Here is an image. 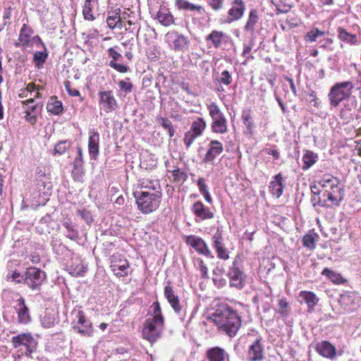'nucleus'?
Returning <instances> with one entry per match:
<instances>
[{
  "label": "nucleus",
  "instance_id": "nucleus-1",
  "mask_svg": "<svg viewBox=\"0 0 361 361\" xmlns=\"http://www.w3.org/2000/svg\"><path fill=\"white\" fill-rule=\"evenodd\" d=\"M211 319L220 331L229 337L235 336L241 326V319L238 314L227 306L216 309L212 314Z\"/></svg>",
  "mask_w": 361,
  "mask_h": 361
},
{
  "label": "nucleus",
  "instance_id": "nucleus-2",
  "mask_svg": "<svg viewBox=\"0 0 361 361\" xmlns=\"http://www.w3.org/2000/svg\"><path fill=\"white\" fill-rule=\"evenodd\" d=\"M323 188L322 196L326 198L330 207H338L343 200L345 192L340 180L331 175H324L318 182Z\"/></svg>",
  "mask_w": 361,
  "mask_h": 361
},
{
  "label": "nucleus",
  "instance_id": "nucleus-3",
  "mask_svg": "<svg viewBox=\"0 0 361 361\" xmlns=\"http://www.w3.org/2000/svg\"><path fill=\"white\" fill-rule=\"evenodd\" d=\"M134 196L138 209L144 214L155 211L161 202V193L159 191L150 193L149 192H135Z\"/></svg>",
  "mask_w": 361,
  "mask_h": 361
},
{
  "label": "nucleus",
  "instance_id": "nucleus-4",
  "mask_svg": "<svg viewBox=\"0 0 361 361\" xmlns=\"http://www.w3.org/2000/svg\"><path fill=\"white\" fill-rule=\"evenodd\" d=\"M164 293L169 303L182 321L190 322L193 317V311L188 310L186 303L180 302L178 295L170 285L165 286Z\"/></svg>",
  "mask_w": 361,
  "mask_h": 361
},
{
  "label": "nucleus",
  "instance_id": "nucleus-5",
  "mask_svg": "<svg viewBox=\"0 0 361 361\" xmlns=\"http://www.w3.org/2000/svg\"><path fill=\"white\" fill-rule=\"evenodd\" d=\"M354 85L350 81H345L334 84L328 94L331 106L336 107L345 99H348L352 94Z\"/></svg>",
  "mask_w": 361,
  "mask_h": 361
},
{
  "label": "nucleus",
  "instance_id": "nucleus-6",
  "mask_svg": "<svg viewBox=\"0 0 361 361\" xmlns=\"http://www.w3.org/2000/svg\"><path fill=\"white\" fill-rule=\"evenodd\" d=\"M231 287L242 289L245 285L246 275L243 271L242 260L235 256L226 274Z\"/></svg>",
  "mask_w": 361,
  "mask_h": 361
},
{
  "label": "nucleus",
  "instance_id": "nucleus-7",
  "mask_svg": "<svg viewBox=\"0 0 361 361\" xmlns=\"http://www.w3.org/2000/svg\"><path fill=\"white\" fill-rule=\"evenodd\" d=\"M45 279V272L35 267H30L24 272L23 282L32 290H39Z\"/></svg>",
  "mask_w": 361,
  "mask_h": 361
},
{
  "label": "nucleus",
  "instance_id": "nucleus-8",
  "mask_svg": "<svg viewBox=\"0 0 361 361\" xmlns=\"http://www.w3.org/2000/svg\"><path fill=\"white\" fill-rule=\"evenodd\" d=\"M208 109L212 119V131L221 134L226 133L228 131L227 121L217 104L212 103L208 106Z\"/></svg>",
  "mask_w": 361,
  "mask_h": 361
},
{
  "label": "nucleus",
  "instance_id": "nucleus-9",
  "mask_svg": "<svg viewBox=\"0 0 361 361\" xmlns=\"http://www.w3.org/2000/svg\"><path fill=\"white\" fill-rule=\"evenodd\" d=\"M11 343L15 348L21 345L24 346L25 348V355L28 357H31L37 346V342L30 334H20L13 336Z\"/></svg>",
  "mask_w": 361,
  "mask_h": 361
},
{
  "label": "nucleus",
  "instance_id": "nucleus-10",
  "mask_svg": "<svg viewBox=\"0 0 361 361\" xmlns=\"http://www.w3.org/2000/svg\"><path fill=\"white\" fill-rule=\"evenodd\" d=\"M110 268L116 276H126L128 275L129 262L123 255L116 253L111 257Z\"/></svg>",
  "mask_w": 361,
  "mask_h": 361
},
{
  "label": "nucleus",
  "instance_id": "nucleus-11",
  "mask_svg": "<svg viewBox=\"0 0 361 361\" xmlns=\"http://www.w3.org/2000/svg\"><path fill=\"white\" fill-rule=\"evenodd\" d=\"M164 324H159L147 319L144 325L142 335L144 338L150 343L155 342L161 336Z\"/></svg>",
  "mask_w": 361,
  "mask_h": 361
},
{
  "label": "nucleus",
  "instance_id": "nucleus-12",
  "mask_svg": "<svg viewBox=\"0 0 361 361\" xmlns=\"http://www.w3.org/2000/svg\"><path fill=\"white\" fill-rule=\"evenodd\" d=\"M99 105L106 113L115 111L118 108V103L111 90L102 91L98 93Z\"/></svg>",
  "mask_w": 361,
  "mask_h": 361
},
{
  "label": "nucleus",
  "instance_id": "nucleus-13",
  "mask_svg": "<svg viewBox=\"0 0 361 361\" xmlns=\"http://www.w3.org/2000/svg\"><path fill=\"white\" fill-rule=\"evenodd\" d=\"M186 243L190 245L195 250L203 255L210 258H214L211 250L209 249L206 243L201 238L195 235L188 236Z\"/></svg>",
  "mask_w": 361,
  "mask_h": 361
},
{
  "label": "nucleus",
  "instance_id": "nucleus-14",
  "mask_svg": "<svg viewBox=\"0 0 361 361\" xmlns=\"http://www.w3.org/2000/svg\"><path fill=\"white\" fill-rule=\"evenodd\" d=\"M231 6L228 11V23L240 20L245 11V4L243 0H231Z\"/></svg>",
  "mask_w": 361,
  "mask_h": 361
},
{
  "label": "nucleus",
  "instance_id": "nucleus-15",
  "mask_svg": "<svg viewBox=\"0 0 361 361\" xmlns=\"http://www.w3.org/2000/svg\"><path fill=\"white\" fill-rule=\"evenodd\" d=\"M224 150L223 144L218 140H212L209 144L208 150L203 158L204 163H213L216 157L220 155Z\"/></svg>",
  "mask_w": 361,
  "mask_h": 361
},
{
  "label": "nucleus",
  "instance_id": "nucleus-16",
  "mask_svg": "<svg viewBox=\"0 0 361 361\" xmlns=\"http://www.w3.org/2000/svg\"><path fill=\"white\" fill-rule=\"evenodd\" d=\"M212 240V245L216 250L218 257L224 260L228 259L229 254L227 249L224 247V239L220 231H217L214 234Z\"/></svg>",
  "mask_w": 361,
  "mask_h": 361
},
{
  "label": "nucleus",
  "instance_id": "nucleus-17",
  "mask_svg": "<svg viewBox=\"0 0 361 361\" xmlns=\"http://www.w3.org/2000/svg\"><path fill=\"white\" fill-rule=\"evenodd\" d=\"M168 39H172L173 49L175 51H184L188 49L189 40L184 35L178 32H169L166 35Z\"/></svg>",
  "mask_w": 361,
  "mask_h": 361
},
{
  "label": "nucleus",
  "instance_id": "nucleus-18",
  "mask_svg": "<svg viewBox=\"0 0 361 361\" xmlns=\"http://www.w3.org/2000/svg\"><path fill=\"white\" fill-rule=\"evenodd\" d=\"M15 310L18 314V323L26 324L31 321L29 309L25 305L23 298L21 297L17 300V305L15 307Z\"/></svg>",
  "mask_w": 361,
  "mask_h": 361
},
{
  "label": "nucleus",
  "instance_id": "nucleus-19",
  "mask_svg": "<svg viewBox=\"0 0 361 361\" xmlns=\"http://www.w3.org/2000/svg\"><path fill=\"white\" fill-rule=\"evenodd\" d=\"M264 359V348L259 339L252 343L248 349L247 361H262Z\"/></svg>",
  "mask_w": 361,
  "mask_h": 361
},
{
  "label": "nucleus",
  "instance_id": "nucleus-20",
  "mask_svg": "<svg viewBox=\"0 0 361 361\" xmlns=\"http://www.w3.org/2000/svg\"><path fill=\"white\" fill-rule=\"evenodd\" d=\"M99 135L94 130L89 131L88 150L90 159H96L99 154Z\"/></svg>",
  "mask_w": 361,
  "mask_h": 361
},
{
  "label": "nucleus",
  "instance_id": "nucleus-21",
  "mask_svg": "<svg viewBox=\"0 0 361 361\" xmlns=\"http://www.w3.org/2000/svg\"><path fill=\"white\" fill-rule=\"evenodd\" d=\"M78 323L82 325V327L74 326L73 329L82 335L90 336L92 334V324L87 321L82 311L78 313Z\"/></svg>",
  "mask_w": 361,
  "mask_h": 361
},
{
  "label": "nucleus",
  "instance_id": "nucleus-22",
  "mask_svg": "<svg viewBox=\"0 0 361 361\" xmlns=\"http://www.w3.org/2000/svg\"><path fill=\"white\" fill-rule=\"evenodd\" d=\"M316 351L322 357L334 359L336 355V348L329 341L319 342L316 345Z\"/></svg>",
  "mask_w": 361,
  "mask_h": 361
},
{
  "label": "nucleus",
  "instance_id": "nucleus-23",
  "mask_svg": "<svg viewBox=\"0 0 361 361\" xmlns=\"http://www.w3.org/2000/svg\"><path fill=\"white\" fill-rule=\"evenodd\" d=\"M192 211L195 216L200 220L211 219L214 216V213L200 201H197L193 204Z\"/></svg>",
  "mask_w": 361,
  "mask_h": 361
},
{
  "label": "nucleus",
  "instance_id": "nucleus-24",
  "mask_svg": "<svg viewBox=\"0 0 361 361\" xmlns=\"http://www.w3.org/2000/svg\"><path fill=\"white\" fill-rule=\"evenodd\" d=\"M274 180L270 182L269 190L270 192L279 198L281 196L284 189L283 181L284 179L281 173H278L274 176Z\"/></svg>",
  "mask_w": 361,
  "mask_h": 361
},
{
  "label": "nucleus",
  "instance_id": "nucleus-25",
  "mask_svg": "<svg viewBox=\"0 0 361 361\" xmlns=\"http://www.w3.org/2000/svg\"><path fill=\"white\" fill-rule=\"evenodd\" d=\"M299 298L301 299L300 301L301 303L305 302L307 305L309 312L313 311L319 301L317 296L312 291H300L299 293Z\"/></svg>",
  "mask_w": 361,
  "mask_h": 361
},
{
  "label": "nucleus",
  "instance_id": "nucleus-26",
  "mask_svg": "<svg viewBox=\"0 0 361 361\" xmlns=\"http://www.w3.org/2000/svg\"><path fill=\"white\" fill-rule=\"evenodd\" d=\"M107 25L110 29H114L116 27L121 28L123 23L121 17V9L116 8L109 11L106 18Z\"/></svg>",
  "mask_w": 361,
  "mask_h": 361
},
{
  "label": "nucleus",
  "instance_id": "nucleus-27",
  "mask_svg": "<svg viewBox=\"0 0 361 361\" xmlns=\"http://www.w3.org/2000/svg\"><path fill=\"white\" fill-rule=\"evenodd\" d=\"M206 355L209 361H225L228 359V355L225 350L217 346L208 349Z\"/></svg>",
  "mask_w": 361,
  "mask_h": 361
},
{
  "label": "nucleus",
  "instance_id": "nucleus-28",
  "mask_svg": "<svg viewBox=\"0 0 361 361\" xmlns=\"http://www.w3.org/2000/svg\"><path fill=\"white\" fill-rule=\"evenodd\" d=\"M156 18L164 26H169L174 23V18L169 10L165 7H160Z\"/></svg>",
  "mask_w": 361,
  "mask_h": 361
},
{
  "label": "nucleus",
  "instance_id": "nucleus-29",
  "mask_svg": "<svg viewBox=\"0 0 361 361\" xmlns=\"http://www.w3.org/2000/svg\"><path fill=\"white\" fill-rule=\"evenodd\" d=\"M259 21L258 12L256 9H252L248 15L247 20L244 27L246 32H250L252 34L255 32V27Z\"/></svg>",
  "mask_w": 361,
  "mask_h": 361
},
{
  "label": "nucleus",
  "instance_id": "nucleus-30",
  "mask_svg": "<svg viewBox=\"0 0 361 361\" xmlns=\"http://www.w3.org/2000/svg\"><path fill=\"white\" fill-rule=\"evenodd\" d=\"M176 5L179 10L196 11L200 14L204 12V8L202 6L193 4L186 0H176Z\"/></svg>",
  "mask_w": 361,
  "mask_h": 361
},
{
  "label": "nucleus",
  "instance_id": "nucleus-31",
  "mask_svg": "<svg viewBox=\"0 0 361 361\" xmlns=\"http://www.w3.org/2000/svg\"><path fill=\"white\" fill-rule=\"evenodd\" d=\"M241 118L246 127L247 132L250 135L252 134L255 125L252 119L251 111L250 109L243 111Z\"/></svg>",
  "mask_w": 361,
  "mask_h": 361
},
{
  "label": "nucleus",
  "instance_id": "nucleus-32",
  "mask_svg": "<svg viewBox=\"0 0 361 361\" xmlns=\"http://www.w3.org/2000/svg\"><path fill=\"white\" fill-rule=\"evenodd\" d=\"M71 173L73 179L75 181L82 183L85 174L83 170V164H80L78 161H74Z\"/></svg>",
  "mask_w": 361,
  "mask_h": 361
},
{
  "label": "nucleus",
  "instance_id": "nucleus-33",
  "mask_svg": "<svg viewBox=\"0 0 361 361\" xmlns=\"http://www.w3.org/2000/svg\"><path fill=\"white\" fill-rule=\"evenodd\" d=\"M47 109L54 115H59L63 111V105L56 98L51 97L47 104Z\"/></svg>",
  "mask_w": 361,
  "mask_h": 361
},
{
  "label": "nucleus",
  "instance_id": "nucleus-34",
  "mask_svg": "<svg viewBox=\"0 0 361 361\" xmlns=\"http://www.w3.org/2000/svg\"><path fill=\"white\" fill-rule=\"evenodd\" d=\"M63 226L66 229V236L72 240H77L79 239V233L71 221H65L63 223Z\"/></svg>",
  "mask_w": 361,
  "mask_h": 361
},
{
  "label": "nucleus",
  "instance_id": "nucleus-35",
  "mask_svg": "<svg viewBox=\"0 0 361 361\" xmlns=\"http://www.w3.org/2000/svg\"><path fill=\"white\" fill-rule=\"evenodd\" d=\"M225 34L221 31L214 30L206 38L207 41H211L215 48H218L222 43V39Z\"/></svg>",
  "mask_w": 361,
  "mask_h": 361
},
{
  "label": "nucleus",
  "instance_id": "nucleus-36",
  "mask_svg": "<svg viewBox=\"0 0 361 361\" xmlns=\"http://www.w3.org/2000/svg\"><path fill=\"white\" fill-rule=\"evenodd\" d=\"M322 274L323 276H326L329 279H330L332 282L336 284H341L344 282L341 275L334 271L329 269V268H325Z\"/></svg>",
  "mask_w": 361,
  "mask_h": 361
},
{
  "label": "nucleus",
  "instance_id": "nucleus-37",
  "mask_svg": "<svg viewBox=\"0 0 361 361\" xmlns=\"http://www.w3.org/2000/svg\"><path fill=\"white\" fill-rule=\"evenodd\" d=\"M317 155L311 151H306L302 157L304 165L302 169L306 170L311 167L317 160Z\"/></svg>",
  "mask_w": 361,
  "mask_h": 361
},
{
  "label": "nucleus",
  "instance_id": "nucleus-38",
  "mask_svg": "<svg viewBox=\"0 0 361 361\" xmlns=\"http://www.w3.org/2000/svg\"><path fill=\"white\" fill-rule=\"evenodd\" d=\"M68 270L69 274L73 276H82L87 271V267L82 263L73 264Z\"/></svg>",
  "mask_w": 361,
  "mask_h": 361
},
{
  "label": "nucleus",
  "instance_id": "nucleus-39",
  "mask_svg": "<svg viewBox=\"0 0 361 361\" xmlns=\"http://www.w3.org/2000/svg\"><path fill=\"white\" fill-rule=\"evenodd\" d=\"M206 128V123L202 118H198L194 121L191 125L190 131L195 133L196 135L200 136Z\"/></svg>",
  "mask_w": 361,
  "mask_h": 361
},
{
  "label": "nucleus",
  "instance_id": "nucleus-40",
  "mask_svg": "<svg viewBox=\"0 0 361 361\" xmlns=\"http://www.w3.org/2000/svg\"><path fill=\"white\" fill-rule=\"evenodd\" d=\"M338 38L350 44H355L357 42V37L355 35L348 32L345 29L338 27Z\"/></svg>",
  "mask_w": 361,
  "mask_h": 361
},
{
  "label": "nucleus",
  "instance_id": "nucleus-41",
  "mask_svg": "<svg viewBox=\"0 0 361 361\" xmlns=\"http://www.w3.org/2000/svg\"><path fill=\"white\" fill-rule=\"evenodd\" d=\"M153 318L150 319L159 324H164V317L161 314V310L159 302L156 301L152 304Z\"/></svg>",
  "mask_w": 361,
  "mask_h": 361
},
{
  "label": "nucleus",
  "instance_id": "nucleus-42",
  "mask_svg": "<svg viewBox=\"0 0 361 361\" xmlns=\"http://www.w3.org/2000/svg\"><path fill=\"white\" fill-rule=\"evenodd\" d=\"M32 33V30L26 24H23L21 27L18 40L23 43V45L27 44L29 42V37Z\"/></svg>",
  "mask_w": 361,
  "mask_h": 361
},
{
  "label": "nucleus",
  "instance_id": "nucleus-43",
  "mask_svg": "<svg viewBox=\"0 0 361 361\" xmlns=\"http://www.w3.org/2000/svg\"><path fill=\"white\" fill-rule=\"evenodd\" d=\"M140 185L142 188H148L153 190L160 189V184L157 180L142 179L140 180Z\"/></svg>",
  "mask_w": 361,
  "mask_h": 361
},
{
  "label": "nucleus",
  "instance_id": "nucleus-44",
  "mask_svg": "<svg viewBox=\"0 0 361 361\" xmlns=\"http://www.w3.org/2000/svg\"><path fill=\"white\" fill-rule=\"evenodd\" d=\"M325 35V32L319 30L317 28H314L307 32L305 36V40L308 42H315L318 37H322Z\"/></svg>",
  "mask_w": 361,
  "mask_h": 361
},
{
  "label": "nucleus",
  "instance_id": "nucleus-45",
  "mask_svg": "<svg viewBox=\"0 0 361 361\" xmlns=\"http://www.w3.org/2000/svg\"><path fill=\"white\" fill-rule=\"evenodd\" d=\"M311 202L313 205V207L316 206H322L324 207H330L329 205V203L326 200V198L322 196V194L321 195H312L311 197Z\"/></svg>",
  "mask_w": 361,
  "mask_h": 361
},
{
  "label": "nucleus",
  "instance_id": "nucleus-46",
  "mask_svg": "<svg viewBox=\"0 0 361 361\" xmlns=\"http://www.w3.org/2000/svg\"><path fill=\"white\" fill-rule=\"evenodd\" d=\"M118 86L120 90L127 94L131 92L133 90V84L130 82V78H127L126 80H120L118 82Z\"/></svg>",
  "mask_w": 361,
  "mask_h": 361
},
{
  "label": "nucleus",
  "instance_id": "nucleus-47",
  "mask_svg": "<svg viewBox=\"0 0 361 361\" xmlns=\"http://www.w3.org/2000/svg\"><path fill=\"white\" fill-rule=\"evenodd\" d=\"M47 54L43 51H36L34 54L33 60L35 66L39 68L46 61Z\"/></svg>",
  "mask_w": 361,
  "mask_h": 361
},
{
  "label": "nucleus",
  "instance_id": "nucleus-48",
  "mask_svg": "<svg viewBox=\"0 0 361 361\" xmlns=\"http://www.w3.org/2000/svg\"><path fill=\"white\" fill-rule=\"evenodd\" d=\"M71 147V142L68 140L61 141L55 145V152L63 154Z\"/></svg>",
  "mask_w": 361,
  "mask_h": 361
},
{
  "label": "nucleus",
  "instance_id": "nucleus-49",
  "mask_svg": "<svg viewBox=\"0 0 361 361\" xmlns=\"http://www.w3.org/2000/svg\"><path fill=\"white\" fill-rule=\"evenodd\" d=\"M159 121V123L161 125V126L168 130L169 137H172L174 135V130L171 121L166 118H161Z\"/></svg>",
  "mask_w": 361,
  "mask_h": 361
},
{
  "label": "nucleus",
  "instance_id": "nucleus-50",
  "mask_svg": "<svg viewBox=\"0 0 361 361\" xmlns=\"http://www.w3.org/2000/svg\"><path fill=\"white\" fill-rule=\"evenodd\" d=\"M197 137L199 136L190 130L186 132L183 140L186 148H189Z\"/></svg>",
  "mask_w": 361,
  "mask_h": 361
},
{
  "label": "nucleus",
  "instance_id": "nucleus-51",
  "mask_svg": "<svg viewBox=\"0 0 361 361\" xmlns=\"http://www.w3.org/2000/svg\"><path fill=\"white\" fill-rule=\"evenodd\" d=\"M172 174L173 180L176 182L185 181L188 178L187 174L180 169H174Z\"/></svg>",
  "mask_w": 361,
  "mask_h": 361
},
{
  "label": "nucleus",
  "instance_id": "nucleus-52",
  "mask_svg": "<svg viewBox=\"0 0 361 361\" xmlns=\"http://www.w3.org/2000/svg\"><path fill=\"white\" fill-rule=\"evenodd\" d=\"M303 245L310 250L315 248V240L312 235H305L302 238Z\"/></svg>",
  "mask_w": 361,
  "mask_h": 361
},
{
  "label": "nucleus",
  "instance_id": "nucleus-53",
  "mask_svg": "<svg viewBox=\"0 0 361 361\" xmlns=\"http://www.w3.org/2000/svg\"><path fill=\"white\" fill-rule=\"evenodd\" d=\"M288 302L286 299H280L279 300V309L278 312L283 317H285L288 314Z\"/></svg>",
  "mask_w": 361,
  "mask_h": 361
},
{
  "label": "nucleus",
  "instance_id": "nucleus-54",
  "mask_svg": "<svg viewBox=\"0 0 361 361\" xmlns=\"http://www.w3.org/2000/svg\"><path fill=\"white\" fill-rule=\"evenodd\" d=\"M109 65L112 68L116 70L117 71H118L120 73H127L130 70L128 66L122 65V64H119V63H116V62H114V61H110Z\"/></svg>",
  "mask_w": 361,
  "mask_h": 361
},
{
  "label": "nucleus",
  "instance_id": "nucleus-55",
  "mask_svg": "<svg viewBox=\"0 0 361 361\" xmlns=\"http://www.w3.org/2000/svg\"><path fill=\"white\" fill-rule=\"evenodd\" d=\"M224 0H207L208 5L214 11H219L223 8Z\"/></svg>",
  "mask_w": 361,
  "mask_h": 361
},
{
  "label": "nucleus",
  "instance_id": "nucleus-56",
  "mask_svg": "<svg viewBox=\"0 0 361 361\" xmlns=\"http://www.w3.org/2000/svg\"><path fill=\"white\" fill-rule=\"evenodd\" d=\"M77 214L80 215L82 219H84L87 224H90L92 221V216L91 213L87 210H77Z\"/></svg>",
  "mask_w": 361,
  "mask_h": 361
},
{
  "label": "nucleus",
  "instance_id": "nucleus-57",
  "mask_svg": "<svg viewBox=\"0 0 361 361\" xmlns=\"http://www.w3.org/2000/svg\"><path fill=\"white\" fill-rule=\"evenodd\" d=\"M219 82L226 85H229L231 84L232 78L230 73L228 71H224L221 73V76L219 79Z\"/></svg>",
  "mask_w": 361,
  "mask_h": 361
},
{
  "label": "nucleus",
  "instance_id": "nucleus-58",
  "mask_svg": "<svg viewBox=\"0 0 361 361\" xmlns=\"http://www.w3.org/2000/svg\"><path fill=\"white\" fill-rule=\"evenodd\" d=\"M64 86L69 95L73 97L80 95V92L78 90L71 88V84L70 81H65Z\"/></svg>",
  "mask_w": 361,
  "mask_h": 361
},
{
  "label": "nucleus",
  "instance_id": "nucleus-59",
  "mask_svg": "<svg viewBox=\"0 0 361 361\" xmlns=\"http://www.w3.org/2000/svg\"><path fill=\"white\" fill-rule=\"evenodd\" d=\"M82 14L85 20H93L94 19V17L92 13V8H89V7L83 6Z\"/></svg>",
  "mask_w": 361,
  "mask_h": 361
},
{
  "label": "nucleus",
  "instance_id": "nucleus-60",
  "mask_svg": "<svg viewBox=\"0 0 361 361\" xmlns=\"http://www.w3.org/2000/svg\"><path fill=\"white\" fill-rule=\"evenodd\" d=\"M197 186L199 188L201 194H204L208 192V187L205 183V180L203 178H200L197 180Z\"/></svg>",
  "mask_w": 361,
  "mask_h": 361
},
{
  "label": "nucleus",
  "instance_id": "nucleus-61",
  "mask_svg": "<svg viewBox=\"0 0 361 361\" xmlns=\"http://www.w3.org/2000/svg\"><path fill=\"white\" fill-rule=\"evenodd\" d=\"M23 103V104H25L27 106V109L26 111L35 112L37 108V105H32V104L34 103L33 99L25 100Z\"/></svg>",
  "mask_w": 361,
  "mask_h": 361
},
{
  "label": "nucleus",
  "instance_id": "nucleus-62",
  "mask_svg": "<svg viewBox=\"0 0 361 361\" xmlns=\"http://www.w3.org/2000/svg\"><path fill=\"white\" fill-rule=\"evenodd\" d=\"M11 277L16 283H20L23 281L24 274H21L20 272L15 271Z\"/></svg>",
  "mask_w": 361,
  "mask_h": 361
},
{
  "label": "nucleus",
  "instance_id": "nucleus-63",
  "mask_svg": "<svg viewBox=\"0 0 361 361\" xmlns=\"http://www.w3.org/2000/svg\"><path fill=\"white\" fill-rule=\"evenodd\" d=\"M107 51L109 56L112 58L111 61H114V62H116V61H117L120 57H121V54L112 47L109 48Z\"/></svg>",
  "mask_w": 361,
  "mask_h": 361
},
{
  "label": "nucleus",
  "instance_id": "nucleus-64",
  "mask_svg": "<svg viewBox=\"0 0 361 361\" xmlns=\"http://www.w3.org/2000/svg\"><path fill=\"white\" fill-rule=\"evenodd\" d=\"M200 270L203 277L207 276V268L202 260H200Z\"/></svg>",
  "mask_w": 361,
  "mask_h": 361
}]
</instances>
